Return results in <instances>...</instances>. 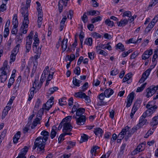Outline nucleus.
Masks as SVG:
<instances>
[{"instance_id": "1", "label": "nucleus", "mask_w": 158, "mask_h": 158, "mask_svg": "<svg viewBox=\"0 0 158 158\" xmlns=\"http://www.w3.org/2000/svg\"><path fill=\"white\" fill-rule=\"evenodd\" d=\"M7 62L5 61L4 62L3 67L0 69V79L2 82H5L7 79Z\"/></svg>"}, {"instance_id": "2", "label": "nucleus", "mask_w": 158, "mask_h": 158, "mask_svg": "<svg viewBox=\"0 0 158 158\" xmlns=\"http://www.w3.org/2000/svg\"><path fill=\"white\" fill-rule=\"evenodd\" d=\"M28 13L25 14L24 15V20L23 22V24L20 28V31L22 33L26 34L27 30L28 24L29 23L28 20Z\"/></svg>"}, {"instance_id": "3", "label": "nucleus", "mask_w": 158, "mask_h": 158, "mask_svg": "<svg viewBox=\"0 0 158 158\" xmlns=\"http://www.w3.org/2000/svg\"><path fill=\"white\" fill-rule=\"evenodd\" d=\"M146 107L148 109L143 113V116H146V117L151 115L156 111L157 108L156 105L152 106L149 102L146 105Z\"/></svg>"}, {"instance_id": "4", "label": "nucleus", "mask_w": 158, "mask_h": 158, "mask_svg": "<svg viewBox=\"0 0 158 158\" xmlns=\"http://www.w3.org/2000/svg\"><path fill=\"white\" fill-rule=\"evenodd\" d=\"M39 138H36L35 142H34V146L33 148V149L35 150L37 147V150L39 153L41 154L43 153L44 151V147L45 146V143H42L38 141Z\"/></svg>"}, {"instance_id": "5", "label": "nucleus", "mask_w": 158, "mask_h": 158, "mask_svg": "<svg viewBox=\"0 0 158 158\" xmlns=\"http://www.w3.org/2000/svg\"><path fill=\"white\" fill-rule=\"evenodd\" d=\"M40 134L43 136H39L37 138H39L38 141L41 143H45L48 139L49 133L45 130H43L41 132Z\"/></svg>"}, {"instance_id": "6", "label": "nucleus", "mask_w": 158, "mask_h": 158, "mask_svg": "<svg viewBox=\"0 0 158 158\" xmlns=\"http://www.w3.org/2000/svg\"><path fill=\"white\" fill-rule=\"evenodd\" d=\"M158 89V85L156 86L152 85L148 88L146 90L147 92L146 97L149 98L152 96Z\"/></svg>"}, {"instance_id": "7", "label": "nucleus", "mask_w": 158, "mask_h": 158, "mask_svg": "<svg viewBox=\"0 0 158 158\" xmlns=\"http://www.w3.org/2000/svg\"><path fill=\"white\" fill-rule=\"evenodd\" d=\"M153 53V50L150 49L145 51L142 56L143 60H146L148 59Z\"/></svg>"}, {"instance_id": "8", "label": "nucleus", "mask_w": 158, "mask_h": 158, "mask_svg": "<svg viewBox=\"0 0 158 158\" xmlns=\"http://www.w3.org/2000/svg\"><path fill=\"white\" fill-rule=\"evenodd\" d=\"M147 120H144L141 121H139V123L137 125L136 127H133L132 129L131 132L134 133L138 129L142 127L146 123Z\"/></svg>"}, {"instance_id": "9", "label": "nucleus", "mask_w": 158, "mask_h": 158, "mask_svg": "<svg viewBox=\"0 0 158 158\" xmlns=\"http://www.w3.org/2000/svg\"><path fill=\"white\" fill-rule=\"evenodd\" d=\"M31 2V0H27L26 4L25 7H23L21 9V12L22 15H24L25 14L28 13V8L30 6Z\"/></svg>"}, {"instance_id": "10", "label": "nucleus", "mask_w": 158, "mask_h": 158, "mask_svg": "<svg viewBox=\"0 0 158 158\" xmlns=\"http://www.w3.org/2000/svg\"><path fill=\"white\" fill-rule=\"evenodd\" d=\"M73 127L69 122H66L63 124V132L71 131Z\"/></svg>"}, {"instance_id": "11", "label": "nucleus", "mask_w": 158, "mask_h": 158, "mask_svg": "<svg viewBox=\"0 0 158 158\" xmlns=\"http://www.w3.org/2000/svg\"><path fill=\"white\" fill-rule=\"evenodd\" d=\"M28 150L27 147L25 146L24 148L21 149L20 153L16 158H26L25 155L27 152Z\"/></svg>"}, {"instance_id": "12", "label": "nucleus", "mask_w": 158, "mask_h": 158, "mask_svg": "<svg viewBox=\"0 0 158 158\" xmlns=\"http://www.w3.org/2000/svg\"><path fill=\"white\" fill-rule=\"evenodd\" d=\"M134 98V93L132 92L130 93L127 96V102L126 105V107H130L133 102Z\"/></svg>"}, {"instance_id": "13", "label": "nucleus", "mask_w": 158, "mask_h": 158, "mask_svg": "<svg viewBox=\"0 0 158 158\" xmlns=\"http://www.w3.org/2000/svg\"><path fill=\"white\" fill-rule=\"evenodd\" d=\"M129 128L128 126H126L124 128L118 135V138L122 139L124 137V135H126L127 132L128 131Z\"/></svg>"}, {"instance_id": "14", "label": "nucleus", "mask_w": 158, "mask_h": 158, "mask_svg": "<svg viewBox=\"0 0 158 158\" xmlns=\"http://www.w3.org/2000/svg\"><path fill=\"white\" fill-rule=\"evenodd\" d=\"M69 0H60L59 2V11L60 13H61L62 11L63 5H64L65 6H67L68 1Z\"/></svg>"}, {"instance_id": "15", "label": "nucleus", "mask_w": 158, "mask_h": 158, "mask_svg": "<svg viewBox=\"0 0 158 158\" xmlns=\"http://www.w3.org/2000/svg\"><path fill=\"white\" fill-rule=\"evenodd\" d=\"M144 148V146L143 143L139 144L137 147L132 152V153L134 155H135L139 152L143 151Z\"/></svg>"}, {"instance_id": "16", "label": "nucleus", "mask_w": 158, "mask_h": 158, "mask_svg": "<svg viewBox=\"0 0 158 158\" xmlns=\"http://www.w3.org/2000/svg\"><path fill=\"white\" fill-rule=\"evenodd\" d=\"M77 118V123L78 125H83L86 121L85 116V115L81 116Z\"/></svg>"}, {"instance_id": "17", "label": "nucleus", "mask_w": 158, "mask_h": 158, "mask_svg": "<svg viewBox=\"0 0 158 158\" xmlns=\"http://www.w3.org/2000/svg\"><path fill=\"white\" fill-rule=\"evenodd\" d=\"M67 39H65V38L63 39V41L61 42L62 52H64L67 48Z\"/></svg>"}, {"instance_id": "18", "label": "nucleus", "mask_w": 158, "mask_h": 158, "mask_svg": "<svg viewBox=\"0 0 158 158\" xmlns=\"http://www.w3.org/2000/svg\"><path fill=\"white\" fill-rule=\"evenodd\" d=\"M32 42V41L29 40H26V43L25 45V48L26 49L25 52L26 53L30 52L31 49Z\"/></svg>"}, {"instance_id": "19", "label": "nucleus", "mask_w": 158, "mask_h": 158, "mask_svg": "<svg viewBox=\"0 0 158 158\" xmlns=\"http://www.w3.org/2000/svg\"><path fill=\"white\" fill-rule=\"evenodd\" d=\"M114 92L113 90L110 88H108L104 91V93L106 97L109 98L113 94Z\"/></svg>"}, {"instance_id": "20", "label": "nucleus", "mask_w": 158, "mask_h": 158, "mask_svg": "<svg viewBox=\"0 0 158 158\" xmlns=\"http://www.w3.org/2000/svg\"><path fill=\"white\" fill-rule=\"evenodd\" d=\"M128 23V20L127 19H122L117 23V24L118 27H123L127 24Z\"/></svg>"}, {"instance_id": "21", "label": "nucleus", "mask_w": 158, "mask_h": 158, "mask_svg": "<svg viewBox=\"0 0 158 158\" xmlns=\"http://www.w3.org/2000/svg\"><path fill=\"white\" fill-rule=\"evenodd\" d=\"M94 132L96 135L98 136V135L100 134V136L102 137L103 133V131L100 128L98 127L94 128Z\"/></svg>"}, {"instance_id": "22", "label": "nucleus", "mask_w": 158, "mask_h": 158, "mask_svg": "<svg viewBox=\"0 0 158 158\" xmlns=\"http://www.w3.org/2000/svg\"><path fill=\"white\" fill-rule=\"evenodd\" d=\"M34 52L36 53V55H35L34 57V58L36 60L40 57L41 53V48L39 47L37 50L34 51Z\"/></svg>"}, {"instance_id": "23", "label": "nucleus", "mask_w": 158, "mask_h": 158, "mask_svg": "<svg viewBox=\"0 0 158 158\" xmlns=\"http://www.w3.org/2000/svg\"><path fill=\"white\" fill-rule=\"evenodd\" d=\"M56 129L57 127L56 126H53L50 134V136L52 139H53L56 135Z\"/></svg>"}, {"instance_id": "24", "label": "nucleus", "mask_w": 158, "mask_h": 158, "mask_svg": "<svg viewBox=\"0 0 158 158\" xmlns=\"http://www.w3.org/2000/svg\"><path fill=\"white\" fill-rule=\"evenodd\" d=\"M85 111V109L84 108H79L77 111L76 114L77 116H81L83 115L82 114L84 113Z\"/></svg>"}, {"instance_id": "25", "label": "nucleus", "mask_w": 158, "mask_h": 158, "mask_svg": "<svg viewBox=\"0 0 158 158\" xmlns=\"http://www.w3.org/2000/svg\"><path fill=\"white\" fill-rule=\"evenodd\" d=\"M81 81L77 79L76 77H73V83L74 85L76 86L79 87L80 86V84Z\"/></svg>"}, {"instance_id": "26", "label": "nucleus", "mask_w": 158, "mask_h": 158, "mask_svg": "<svg viewBox=\"0 0 158 158\" xmlns=\"http://www.w3.org/2000/svg\"><path fill=\"white\" fill-rule=\"evenodd\" d=\"M38 26L39 28H40V27L42 23L43 14L38 15Z\"/></svg>"}, {"instance_id": "27", "label": "nucleus", "mask_w": 158, "mask_h": 158, "mask_svg": "<svg viewBox=\"0 0 158 158\" xmlns=\"http://www.w3.org/2000/svg\"><path fill=\"white\" fill-rule=\"evenodd\" d=\"M152 70V68H149L147 69L142 74V77L146 79L150 74Z\"/></svg>"}, {"instance_id": "28", "label": "nucleus", "mask_w": 158, "mask_h": 158, "mask_svg": "<svg viewBox=\"0 0 158 158\" xmlns=\"http://www.w3.org/2000/svg\"><path fill=\"white\" fill-rule=\"evenodd\" d=\"M12 24L15 26H18V21L17 19V15L16 14L14 15L13 19Z\"/></svg>"}, {"instance_id": "29", "label": "nucleus", "mask_w": 158, "mask_h": 158, "mask_svg": "<svg viewBox=\"0 0 158 158\" xmlns=\"http://www.w3.org/2000/svg\"><path fill=\"white\" fill-rule=\"evenodd\" d=\"M85 94L82 91L76 93L74 96L76 98H83Z\"/></svg>"}, {"instance_id": "30", "label": "nucleus", "mask_w": 158, "mask_h": 158, "mask_svg": "<svg viewBox=\"0 0 158 158\" xmlns=\"http://www.w3.org/2000/svg\"><path fill=\"white\" fill-rule=\"evenodd\" d=\"M116 49H119L121 51H123L125 50V48L124 47V45L123 44L121 43H118L116 45Z\"/></svg>"}, {"instance_id": "31", "label": "nucleus", "mask_w": 158, "mask_h": 158, "mask_svg": "<svg viewBox=\"0 0 158 158\" xmlns=\"http://www.w3.org/2000/svg\"><path fill=\"white\" fill-rule=\"evenodd\" d=\"M93 40L92 38L90 37L85 39L84 43L87 45L91 46L92 44Z\"/></svg>"}, {"instance_id": "32", "label": "nucleus", "mask_w": 158, "mask_h": 158, "mask_svg": "<svg viewBox=\"0 0 158 158\" xmlns=\"http://www.w3.org/2000/svg\"><path fill=\"white\" fill-rule=\"evenodd\" d=\"M132 77V75L130 73L127 74L123 80V82H125L129 80Z\"/></svg>"}, {"instance_id": "33", "label": "nucleus", "mask_w": 158, "mask_h": 158, "mask_svg": "<svg viewBox=\"0 0 158 158\" xmlns=\"http://www.w3.org/2000/svg\"><path fill=\"white\" fill-rule=\"evenodd\" d=\"M38 80H35L33 84L32 87L30 89V92L33 93H34V91L36 89V84L37 83H38Z\"/></svg>"}, {"instance_id": "34", "label": "nucleus", "mask_w": 158, "mask_h": 158, "mask_svg": "<svg viewBox=\"0 0 158 158\" xmlns=\"http://www.w3.org/2000/svg\"><path fill=\"white\" fill-rule=\"evenodd\" d=\"M152 124L153 126H156L158 124V115L155 116L153 118Z\"/></svg>"}, {"instance_id": "35", "label": "nucleus", "mask_w": 158, "mask_h": 158, "mask_svg": "<svg viewBox=\"0 0 158 158\" xmlns=\"http://www.w3.org/2000/svg\"><path fill=\"white\" fill-rule=\"evenodd\" d=\"M66 98L65 97H63L59 100V103L60 106H63L66 104L67 103L66 101Z\"/></svg>"}, {"instance_id": "36", "label": "nucleus", "mask_w": 158, "mask_h": 158, "mask_svg": "<svg viewBox=\"0 0 158 158\" xmlns=\"http://www.w3.org/2000/svg\"><path fill=\"white\" fill-rule=\"evenodd\" d=\"M19 47L20 45L19 44H18L14 48L12 51V53L16 55L19 52Z\"/></svg>"}, {"instance_id": "37", "label": "nucleus", "mask_w": 158, "mask_h": 158, "mask_svg": "<svg viewBox=\"0 0 158 158\" xmlns=\"http://www.w3.org/2000/svg\"><path fill=\"white\" fill-rule=\"evenodd\" d=\"M43 108L40 109L37 114L36 118H38L40 121L41 118V115L43 114Z\"/></svg>"}, {"instance_id": "38", "label": "nucleus", "mask_w": 158, "mask_h": 158, "mask_svg": "<svg viewBox=\"0 0 158 158\" xmlns=\"http://www.w3.org/2000/svg\"><path fill=\"white\" fill-rule=\"evenodd\" d=\"M139 106V103H138L137 102H135L131 110L132 111L135 112L137 110Z\"/></svg>"}, {"instance_id": "39", "label": "nucleus", "mask_w": 158, "mask_h": 158, "mask_svg": "<svg viewBox=\"0 0 158 158\" xmlns=\"http://www.w3.org/2000/svg\"><path fill=\"white\" fill-rule=\"evenodd\" d=\"M96 12L98 13V14H97V15H99L100 12L98 11H96L95 10H91L89 11H88L87 12V15H91L92 16H93L94 15L96 14Z\"/></svg>"}, {"instance_id": "40", "label": "nucleus", "mask_w": 158, "mask_h": 158, "mask_svg": "<svg viewBox=\"0 0 158 158\" xmlns=\"http://www.w3.org/2000/svg\"><path fill=\"white\" fill-rule=\"evenodd\" d=\"M91 36L95 39H97L98 38H100L101 37V35L97 33L96 32H93L91 33Z\"/></svg>"}, {"instance_id": "41", "label": "nucleus", "mask_w": 158, "mask_h": 158, "mask_svg": "<svg viewBox=\"0 0 158 158\" xmlns=\"http://www.w3.org/2000/svg\"><path fill=\"white\" fill-rule=\"evenodd\" d=\"M147 84L146 83H144L143 84H142V85H141V86L140 87H138L136 90V92H140L143 90L144 89L145 87L146 86V85Z\"/></svg>"}, {"instance_id": "42", "label": "nucleus", "mask_w": 158, "mask_h": 158, "mask_svg": "<svg viewBox=\"0 0 158 158\" xmlns=\"http://www.w3.org/2000/svg\"><path fill=\"white\" fill-rule=\"evenodd\" d=\"M79 106L78 103L75 102L72 108V110L71 111V112L73 114L75 112H77V110L78 109V108L79 107Z\"/></svg>"}, {"instance_id": "43", "label": "nucleus", "mask_w": 158, "mask_h": 158, "mask_svg": "<svg viewBox=\"0 0 158 158\" xmlns=\"http://www.w3.org/2000/svg\"><path fill=\"white\" fill-rule=\"evenodd\" d=\"M58 89L57 87H54L52 88H50L48 91V93L50 94H51L53 93Z\"/></svg>"}, {"instance_id": "44", "label": "nucleus", "mask_w": 158, "mask_h": 158, "mask_svg": "<svg viewBox=\"0 0 158 158\" xmlns=\"http://www.w3.org/2000/svg\"><path fill=\"white\" fill-rule=\"evenodd\" d=\"M96 49L97 52H98L99 54L103 55L104 56L107 55V53L105 51L100 49H98V47H96Z\"/></svg>"}, {"instance_id": "45", "label": "nucleus", "mask_w": 158, "mask_h": 158, "mask_svg": "<svg viewBox=\"0 0 158 158\" xmlns=\"http://www.w3.org/2000/svg\"><path fill=\"white\" fill-rule=\"evenodd\" d=\"M89 87L88 83L87 82L85 83L81 87V91L84 92Z\"/></svg>"}, {"instance_id": "46", "label": "nucleus", "mask_w": 158, "mask_h": 158, "mask_svg": "<svg viewBox=\"0 0 158 158\" xmlns=\"http://www.w3.org/2000/svg\"><path fill=\"white\" fill-rule=\"evenodd\" d=\"M105 24L109 26H113L114 23L113 21H110L109 19H107L105 21Z\"/></svg>"}, {"instance_id": "47", "label": "nucleus", "mask_w": 158, "mask_h": 158, "mask_svg": "<svg viewBox=\"0 0 158 158\" xmlns=\"http://www.w3.org/2000/svg\"><path fill=\"white\" fill-rule=\"evenodd\" d=\"M99 148V147L98 146H94L91 150V152L92 155H93V154L94 153V155L95 156V153L96 152L97 149Z\"/></svg>"}, {"instance_id": "48", "label": "nucleus", "mask_w": 158, "mask_h": 158, "mask_svg": "<svg viewBox=\"0 0 158 158\" xmlns=\"http://www.w3.org/2000/svg\"><path fill=\"white\" fill-rule=\"evenodd\" d=\"M102 20V17L101 16H98L93 18L92 20V22L93 23H94L98 21H100Z\"/></svg>"}, {"instance_id": "49", "label": "nucleus", "mask_w": 158, "mask_h": 158, "mask_svg": "<svg viewBox=\"0 0 158 158\" xmlns=\"http://www.w3.org/2000/svg\"><path fill=\"white\" fill-rule=\"evenodd\" d=\"M87 13L85 12L81 17L82 21L84 23H86L88 21V17L86 15Z\"/></svg>"}, {"instance_id": "50", "label": "nucleus", "mask_w": 158, "mask_h": 158, "mask_svg": "<svg viewBox=\"0 0 158 158\" xmlns=\"http://www.w3.org/2000/svg\"><path fill=\"white\" fill-rule=\"evenodd\" d=\"M154 54L153 55L152 58V62L154 63V64H156L157 63V61L156 59L158 57V54L154 52Z\"/></svg>"}, {"instance_id": "51", "label": "nucleus", "mask_w": 158, "mask_h": 158, "mask_svg": "<svg viewBox=\"0 0 158 158\" xmlns=\"http://www.w3.org/2000/svg\"><path fill=\"white\" fill-rule=\"evenodd\" d=\"M80 73L81 69L79 67H76L74 70V73L77 75H79L80 74Z\"/></svg>"}, {"instance_id": "52", "label": "nucleus", "mask_w": 158, "mask_h": 158, "mask_svg": "<svg viewBox=\"0 0 158 158\" xmlns=\"http://www.w3.org/2000/svg\"><path fill=\"white\" fill-rule=\"evenodd\" d=\"M3 33V36L5 38H6L8 36L9 34V27H5Z\"/></svg>"}, {"instance_id": "53", "label": "nucleus", "mask_w": 158, "mask_h": 158, "mask_svg": "<svg viewBox=\"0 0 158 158\" xmlns=\"http://www.w3.org/2000/svg\"><path fill=\"white\" fill-rule=\"evenodd\" d=\"M39 121L40 120L38 118L35 119L33 122V125L31 127V128H33L36 126Z\"/></svg>"}, {"instance_id": "54", "label": "nucleus", "mask_w": 158, "mask_h": 158, "mask_svg": "<svg viewBox=\"0 0 158 158\" xmlns=\"http://www.w3.org/2000/svg\"><path fill=\"white\" fill-rule=\"evenodd\" d=\"M123 17L125 16H127L130 18L131 16V13L129 11H125L123 13Z\"/></svg>"}, {"instance_id": "55", "label": "nucleus", "mask_w": 158, "mask_h": 158, "mask_svg": "<svg viewBox=\"0 0 158 158\" xmlns=\"http://www.w3.org/2000/svg\"><path fill=\"white\" fill-rule=\"evenodd\" d=\"M152 24L149 23L145 29V32H148L151 31L152 28L153 27V25Z\"/></svg>"}, {"instance_id": "56", "label": "nucleus", "mask_w": 158, "mask_h": 158, "mask_svg": "<svg viewBox=\"0 0 158 158\" xmlns=\"http://www.w3.org/2000/svg\"><path fill=\"white\" fill-rule=\"evenodd\" d=\"M81 139L83 142L87 141L88 139V136L86 134H83L81 136Z\"/></svg>"}, {"instance_id": "57", "label": "nucleus", "mask_w": 158, "mask_h": 158, "mask_svg": "<svg viewBox=\"0 0 158 158\" xmlns=\"http://www.w3.org/2000/svg\"><path fill=\"white\" fill-rule=\"evenodd\" d=\"M119 70L117 69H114L111 71L110 72V74L111 75L114 76L117 75L119 73Z\"/></svg>"}, {"instance_id": "58", "label": "nucleus", "mask_w": 158, "mask_h": 158, "mask_svg": "<svg viewBox=\"0 0 158 158\" xmlns=\"http://www.w3.org/2000/svg\"><path fill=\"white\" fill-rule=\"evenodd\" d=\"M132 50L131 49H130L127 52H124L122 54V56L123 57H125L127 56L129 53L131 52Z\"/></svg>"}, {"instance_id": "59", "label": "nucleus", "mask_w": 158, "mask_h": 158, "mask_svg": "<svg viewBox=\"0 0 158 158\" xmlns=\"http://www.w3.org/2000/svg\"><path fill=\"white\" fill-rule=\"evenodd\" d=\"M33 31H31L29 35L27 36L26 38V40H29L32 41V36L33 35Z\"/></svg>"}, {"instance_id": "60", "label": "nucleus", "mask_w": 158, "mask_h": 158, "mask_svg": "<svg viewBox=\"0 0 158 158\" xmlns=\"http://www.w3.org/2000/svg\"><path fill=\"white\" fill-rule=\"evenodd\" d=\"M40 103L41 101L40 99H38L35 106L34 109H38L40 106Z\"/></svg>"}, {"instance_id": "61", "label": "nucleus", "mask_w": 158, "mask_h": 158, "mask_svg": "<svg viewBox=\"0 0 158 158\" xmlns=\"http://www.w3.org/2000/svg\"><path fill=\"white\" fill-rule=\"evenodd\" d=\"M39 42H34L33 44V51H35L37 48V47L38 46Z\"/></svg>"}, {"instance_id": "62", "label": "nucleus", "mask_w": 158, "mask_h": 158, "mask_svg": "<svg viewBox=\"0 0 158 158\" xmlns=\"http://www.w3.org/2000/svg\"><path fill=\"white\" fill-rule=\"evenodd\" d=\"M18 26H13L12 31H11V33L13 34H15L17 33L18 32V29H17Z\"/></svg>"}, {"instance_id": "63", "label": "nucleus", "mask_w": 158, "mask_h": 158, "mask_svg": "<svg viewBox=\"0 0 158 158\" xmlns=\"http://www.w3.org/2000/svg\"><path fill=\"white\" fill-rule=\"evenodd\" d=\"M65 136L64 133L61 134L59 136L58 139V143H60L61 141H63L64 140V137Z\"/></svg>"}, {"instance_id": "64", "label": "nucleus", "mask_w": 158, "mask_h": 158, "mask_svg": "<svg viewBox=\"0 0 158 158\" xmlns=\"http://www.w3.org/2000/svg\"><path fill=\"white\" fill-rule=\"evenodd\" d=\"M8 113V110H6L5 109H4L2 112V119H3L5 117V116L7 115Z\"/></svg>"}]
</instances>
